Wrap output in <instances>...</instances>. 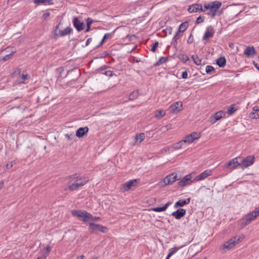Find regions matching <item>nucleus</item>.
I'll list each match as a JSON object with an SVG mask.
<instances>
[{
	"mask_svg": "<svg viewBox=\"0 0 259 259\" xmlns=\"http://www.w3.org/2000/svg\"><path fill=\"white\" fill-rule=\"evenodd\" d=\"M71 212L73 217H76L78 220L83 222H89L90 218L92 217V214L86 210L74 209L71 210Z\"/></svg>",
	"mask_w": 259,
	"mask_h": 259,
	"instance_id": "obj_1",
	"label": "nucleus"
},
{
	"mask_svg": "<svg viewBox=\"0 0 259 259\" xmlns=\"http://www.w3.org/2000/svg\"><path fill=\"white\" fill-rule=\"evenodd\" d=\"M88 230L91 234H97L98 232L106 233L109 230L107 227L93 222L89 223Z\"/></svg>",
	"mask_w": 259,
	"mask_h": 259,
	"instance_id": "obj_2",
	"label": "nucleus"
},
{
	"mask_svg": "<svg viewBox=\"0 0 259 259\" xmlns=\"http://www.w3.org/2000/svg\"><path fill=\"white\" fill-rule=\"evenodd\" d=\"M258 216H259V211H257L255 209L250 212L245 217L241 224L242 227H244L248 225Z\"/></svg>",
	"mask_w": 259,
	"mask_h": 259,
	"instance_id": "obj_3",
	"label": "nucleus"
},
{
	"mask_svg": "<svg viewBox=\"0 0 259 259\" xmlns=\"http://www.w3.org/2000/svg\"><path fill=\"white\" fill-rule=\"evenodd\" d=\"M238 157L239 162H240V166L242 168L251 165L255 161L253 155H248L244 159L240 157Z\"/></svg>",
	"mask_w": 259,
	"mask_h": 259,
	"instance_id": "obj_4",
	"label": "nucleus"
},
{
	"mask_svg": "<svg viewBox=\"0 0 259 259\" xmlns=\"http://www.w3.org/2000/svg\"><path fill=\"white\" fill-rule=\"evenodd\" d=\"M88 180L85 178H79L75 180V181L68 187V189L71 191L77 190L80 187H82L86 184Z\"/></svg>",
	"mask_w": 259,
	"mask_h": 259,
	"instance_id": "obj_5",
	"label": "nucleus"
},
{
	"mask_svg": "<svg viewBox=\"0 0 259 259\" xmlns=\"http://www.w3.org/2000/svg\"><path fill=\"white\" fill-rule=\"evenodd\" d=\"M222 3L219 1H214L211 3L208 9L207 14L211 17H214L216 15L217 10L221 7Z\"/></svg>",
	"mask_w": 259,
	"mask_h": 259,
	"instance_id": "obj_6",
	"label": "nucleus"
},
{
	"mask_svg": "<svg viewBox=\"0 0 259 259\" xmlns=\"http://www.w3.org/2000/svg\"><path fill=\"white\" fill-rule=\"evenodd\" d=\"M200 137V134L197 132H193L191 134L187 135L183 142L185 144H190L193 142L195 140L199 139Z\"/></svg>",
	"mask_w": 259,
	"mask_h": 259,
	"instance_id": "obj_7",
	"label": "nucleus"
},
{
	"mask_svg": "<svg viewBox=\"0 0 259 259\" xmlns=\"http://www.w3.org/2000/svg\"><path fill=\"white\" fill-rule=\"evenodd\" d=\"M224 165L225 167L233 170L240 165V162H239L238 157H236L227 161Z\"/></svg>",
	"mask_w": 259,
	"mask_h": 259,
	"instance_id": "obj_8",
	"label": "nucleus"
},
{
	"mask_svg": "<svg viewBox=\"0 0 259 259\" xmlns=\"http://www.w3.org/2000/svg\"><path fill=\"white\" fill-rule=\"evenodd\" d=\"M140 182V179H134L122 184L123 188L124 191H128L132 189L133 187L136 186Z\"/></svg>",
	"mask_w": 259,
	"mask_h": 259,
	"instance_id": "obj_9",
	"label": "nucleus"
},
{
	"mask_svg": "<svg viewBox=\"0 0 259 259\" xmlns=\"http://www.w3.org/2000/svg\"><path fill=\"white\" fill-rule=\"evenodd\" d=\"M163 182L164 183V186H166L168 185H171L174 182L179 180L177 179V175L176 173H172L171 174H169L166 177L163 179Z\"/></svg>",
	"mask_w": 259,
	"mask_h": 259,
	"instance_id": "obj_10",
	"label": "nucleus"
},
{
	"mask_svg": "<svg viewBox=\"0 0 259 259\" xmlns=\"http://www.w3.org/2000/svg\"><path fill=\"white\" fill-rule=\"evenodd\" d=\"M72 23L73 26L78 32H80L84 29V23L83 22L81 21L77 17H74L73 18Z\"/></svg>",
	"mask_w": 259,
	"mask_h": 259,
	"instance_id": "obj_11",
	"label": "nucleus"
},
{
	"mask_svg": "<svg viewBox=\"0 0 259 259\" xmlns=\"http://www.w3.org/2000/svg\"><path fill=\"white\" fill-rule=\"evenodd\" d=\"M191 174H188L183 177L181 180L178 182V186L183 187L191 184L193 182V181H191Z\"/></svg>",
	"mask_w": 259,
	"mask_h": 259,
	"instance_id": "obj_12",
	"label": "nucleus"
},
{
	"mask_svg": "<svg viewBox=\"0 0 259 259\" xmlns=\"http://www.w3.org/2000/svg\"><path fill=\"white\" fill-rule=\"evenodd\" d=\"M215 33V30L213 27L211 26H208L206 27L205 32L203 36V40H207L212 38Z\"/></svg>",
	"mask_w": 259,
	"mask_h": 259,
	"instance_id": "obj_13",
	"label": "nucleus"
},
{
	"mask_svg": "<svg viewBox=\"0 0 259 259\" xmlns=\"http://www.w3.org/2000/svg\"><path fill=\"white\" fill-rule=\"evenodd\" d=\"M59 70H60V74H59V78H64L65 77H66L69 74V73L71 72H74L76 73V74L77 75V76L76 77V79L80 76V71L79 70H78L77 68H74L73 69H71V70H68L67 71V73L66 75H65L64 76H62L63 74V72L64 71V69L63 67H60L59 69Z\"/></svg>",
	"mask_w": 259,
	"mask_h": 259,
	"instance_id": "obj_14",
	"label": "nucleus"
},
{
	"mask_svg": "<svg viewBox=\"0 0 259 259\" xmlns=\"http://www.w3.org/2000/svg\"><path fill=\"white\" fill-rule=\"evenodd\" d=\"M226 113L225 112L223 111H220L214 114H213L209 119V121L212 124H214L217 121L222 118L223 116L225 115Z\"/></svg>",
	"mask_w": 259,
	"mask_h": 259,
	"instance_id": "obj_15",
	"label": "nucleus"
},
{
	"mask_svg": "<svg viewBox=\"0 0 259 259\" xmlns=\"http://www.w3.org/2000/svg\"><path fill=\"white\" fill-rule=\"evenodd\" d=\"M182 103L181 102H177L170 106L169 109L171 112L175 114L179 113L182 110Z\"/></svg>",
	"mask_w": 259,
	"mask_h": 259,
	"instance_id": "obj_16",
	"label": "nucleus"
},
{
	"mask_svg": "<svg viewBox=\"0 0 259 259\" xmlns=\"http://www.w3.org/2000/svg\"><path fill=\"white\" fill-rule=\"evenodd\" d=\"M186 213V209L184 208H179L177 210L172 212L171 213V215H172L176 219L180 220L184 216H185Z\"/></svg>",
	"mask_w": 259,
	"mask_h": 259,
	"instance_id": "obj_17",
	"label": "nucleus"
},
{
	"mask_svg": "<svg viewBox=\"0 0 259 259\" xmlns=\"http://www.w3.org/2000/svg\"><path fill=\"white\" fill-rule=\"evenodd\" d=\"M256 54L257 52L253 46L247 47L244 51V55L248 58L255 55Z\"/></svg>",
	"mask_w": 259,
	"mask_h": 259,
	"instance_id": "obj_18",
	"label": "nucleus"
},
{
	"mask_svg": "<svg viewBox=\"0 0 259 259\" xmlns=\"http://www.w3.org/2000/svg\"><path fill=\"white\" fill-rule=\"evenodd\" d=\"M89 131V128L88 126L79 127L76 131L75 136L78 138H81L87 134Z\"/></svg>",
	"mask_w": 259,
	"mask_h": 259,
	"instance_id": "obj_19",
	"label": "nucleus"
},
{
	"mask_svg": "<svg viewBox=\"0 0 259 259\" xmlns=\"http://www.w3.org/2000/svg\"><path fill=\"white\" fill-rule=\"evenodd\" d=\"M191 197H189L185 199L179 200L175 203L174 207L176 208H179L180 207H183L185 205L189 204L191 201Z\"/></svg>",
	"mask_w": 259,
	"mask_h": 259,
	"instance_id": "obj_20",
	"label": "nucleus"
},
{
	"mask_svg": "<svg viewBox=\"0 0 259 259\" xmlns=\"http://www.w3.org/2000/svg\"><path fill=\"white\" fill-rule=\"evenodd\" d=\"M212 170L208 169H206L200 174L199 175L197 176L195 178V180L198 181L203 180L208 176H210Z\"/></svg>",
	"mask_w": 259,
	"mask_h": 259,
	"instance_id": "obj_21",
	"label": "nucleus"
},
{
	"mask_svg": "<svg viewBox=\"0 0 259 259\" xmlns=\"http://www.w3.org/2000/svg\"><path fill=\"white\" fill-rule=\"evenodd\" d=\"M171 204V201H168L163 206L153 207V208H151V210L152 211H155V212L164 211L167 209L168 206L170 205Z\"/></svg>",
	"mask_w": 259,
	"mask_h": 259,
	"instance_id": "obj_22",
	"label": "nucleus"
},
{
	"mask_svg": "<svg viewBox=\"0 0 259 259\" xmlns=\"http://www.w3.org/2000/svg\"><path fill=\"white\" fill-rule=\"evenodd\" d=\"M235 238H231L226 241L224 244V249H231L235 246Z\"/></svg>",
	"mask_w": 259,
	"mask_h": 259,
	"instance_id": "obj_23",
	"label": "nucleus"
},
{
	"mask_svg": "<svg viewBox=\"0 0 259 259\" xmlns=\"http://www.w3.org/2000/svg\"><path fill=\"white\" fill-rule=\"evenodd\" d=\"M216 64L220 68L224 67L227 63L226 59L225 57L221 56L216 59Z\"/></svg>",
	"mask_w": 259,
	"mask_h": 259,
	"instance_id": "obj_24",
	"label": "nucleus"
},
{
	"mask_svg": "<svg viewBox=\"0 0 259 259\" xmlns=\"http://www.w3.org/2000/svg\"><path fill=\"white\" fill-rule=\"evenodd\" d=\"M59 31L60 36H64L70 34L73 31V29L72 28L69 26L67 27L64 30H60Z\"/></svg>",
	"mask_w": 259,
	"mask_h": 259,
	"instance_id": "obj_25",
	"label": "nucleus"
},
{
	"mask_svg": "<svg viewBox=\"0 0 259 259\" xmlns=\"http://www.w3.org/2000/svg\"><path fill=\"white\" fill-rule=\"evenodd\" d=\"M94 22V20H92L91 18H88L86 19V28L84 30V32H88L91 29V25Z\"/></svg>",
	"mask_w": 259,
	"mask_h": 259,
	"instance_id": "obj_26",
	"label": "nucleus"
},
{
	"mask_svg": "<svg viewBox=\"0 0 259 259\" xmlns=\"http://www.w3.org/2000/svg\"><path fill=\"white\" fill-rule=\"evenodd\" d=\"M188 26H189L188 22L185 21L180 24L178 30L179 31V32H180L181 33H183L187 29Z\"/></svg>",
	"mask_w": 259,
	"mask_h": 259,
	"instance_id": "obj_27",
	"label": "nucleus"
},
{
	"mask_svg": "<svg viewBox=\"0 0 259 259\" xmlns=\"http://www.w3.org/2000/svg\"><path fill=\"white\" fill-rule=\"evenodd\" d=\"M139 90H136L133 91L129 95V100H134L135 99H137L139 95Z\"/></svg>",
	"mask_w": 259,
	"mask_h": 259,
	"instance_id": "obj_28",
	"label": "nucleus"
},
{
	"mask_svg": "<svg viewBox=\"0 0 259 259\" xmlns=\"http://www.w3.org/2000/svg\"><path fill=\"white\" fill-rule=\"evenodd\" d=\"M33 3L36 5H39L41 4H46L47 3L49 5H53V0H33Z\"/></svg>",
	"mask_w": 259,
	"mask_h": 259,
	"instance_id": "obj_29",
	"label": "nucleus"
},
{
	"mask_svg": "<svg viewBox=\"0 0 259 259\" xmlns=\"http://www.w3.org/2000/svg\"><path fill=\"white\" fill-rule=\"evenodd\" d=\"M168 59V58L167 57H161L159 60L154 64L153 66L156 67L159 66L160 65L165 63Z\"/></svg>",
	"mask_w": 259,
	"mask_h": 259,
	"instance_id": "obj_30",
	"label": "nucleus"
},
{
	"mask_svg": "<svg viewBox=\"0 0 259 259\" xmlns=\"http://www.w3.org/2000/svg\"><path fill=\"white\" fill-rule=\"evenodd\" d=\"M197 7H199V4H195L189 6L188 11L189 13H195L197 12Z\"/></svg>",
	"mask_w": 259,
	"mask_h": 259,
	"instance_id": "obj_31",
	"label": "nucleus"
},
{
	"mask_svg": "<svg viewBox=\"0 0 259 259\" xmlns=\"http://www.w3.org/2000/svg\"><path fill=\"white\" fill-rule=\"evenodd\" d=\"M237 110L235 104H232L228 107L227 113L229 115H232Z\"/></svg>",
	"mask_w": 259,
	"mask_h": 259,
	"instance_id": "obj_32",
	"label": "nucleus"
},
{
	"mask_svg": "<svg viewBox=\"0 0 259 259\" xmlns=\"http://www.w3.org/2000/svg\"><path fill=\"white\" fill-rule=\"evenodd\" d=\"M183 247V245L179 246V247L175 246L173 248H171L169 249V252L168 254H169V256H171L173 254H174L178 250H179L180 248H181Z\"/></svg>",
	"mask_w": 259,
	"mask_h": 259,
	"instance_id": "obj_33",
	"label": "nucleus"
},
{
	"mask_svg": "<svg viewBox=\"0 0 259 259\" xmlns=\"http://www.w3.org/2000/svg\"><path fill=\"white\" fill-rule=\"evenodd\" d=\"M183 140H181L177 143H176L172 145V148L176 150L182 148L184 144Z\"/></svg>",
	"mask_w": 259,
	"mask_h": 259,
	"instance_id": "obj_34",
	"label": "nucleus"
},
{
	"mask_svg": "<svg viewBox=\"0 0 259 259\" xmlns=\"http://www.w3.org/2000/svg\"><path fill=\"white\" fill-rule=\"evenodd\" d=\"M145 138V134L143 133H140L138 135H136L135 137V139L137 141H138L139 140V142H141L143 141Z\"/></svg>",
	"mask_w": 259,
	"mask_h": 259,
	"instance_id": "obj_35",
	"label": "nucleus"
},
{
	"mask_svg": "<svg viewBox=\"0 0 259 259\" xmlns=\"http://www.w3.org/2000/svg\"><path fill=\"white\" fill-rule=\"evenodd\" d=\"M165 114V112H164V111L162 110H157L156 111V113H155V117L157 118H160L162 117H163Z\"/></svg>",
	"mask_w": 259,
	"mask_h": 259,
	"instance_id": "obj_36",
	"label": "nucleus"
},
{
	"mask_svg": "<svg viewBox=\"0 0 259 259\" xmlns=\"http://www.w3.org/2000/svg\"><path fill=\"white\" fill-rule=\"evenodd\" d=\"M244 237L245 236L244 235H241L239 236H236L233 237V238H235L234 240H235V244H238L239 243L241 242L244 238Z\"/></svg>",
	"mask_w": 259,
	"mask_h": 259,
	"instance_id": "obj_37",
	"label": "nucleus"
},
{
	"mask_svg": "<svg viewBox=\"0 0 259 259\" xmlns=\"http://www.w3.org/2000/svg\"><path fill=\"white\" fill-rule=\"evenodd\" d=\"M206 72L207 74H211L212 73H215V68L210 65H207L206 67Z\"/></svg>",
	"mask_w": 259,
	"mask_h": 259,
	"instance_id": "obj_38",
	"label": "nucleus"
},
{
	"mask_svg": "<svg viewBox=\"0 0 259 259\" xmlns=\"http://www.w3.org/2000/svg\"><path fill=\"white\" fill-rule=\"evenodd\" d=\"M100 73L104 74L108 77H111L113 75L116 76V75L115 74L113 73V72L111 70H105L103 71H101V73Z\"/></svg>",
	"mask_w": 259,
	"mask_h": 259,
	"instance_id": "obj_39",
	"label": "nucleus"
},
{
	"mask_svg": "<svg viewBox=\"0 0 259 259\" xmlns=\"http://www.w3.org/2000/svg\"><path fill=\"white\" fill-rule=\"evenodd\" d=\"M205 19V17L203 15H200L196 19V20L195 22V25H198L201 23H202L204 22Z\"/></svg>",
	"mask_w": 259,
	"mask_h": 259,
	"instance_id": "obj_40",
	"label": "nucleus"
},
{
	"mask_svg": "<svg viewBox=\"0 0 259 259\" xmlns=\"http://www.w3.org/2000/svg\"><path fill=\"white\" fill-rule=\"evenodd\" d=\"M111 68L110 66H108V65H103L102 66H101L100 67H99V68H98L96 71L98 73H101V71H105L106 70V69H108V68Z\"/></svg>",
	"mask_w": 259,
	"mask_h": 259,
	"instance_id": "obj_41",
	"label": "nucleus"
},
{
	"mask_svg": "<svg viewBox=\"0 0 259 259\" xmlns=\"http://www.w3.org/2000/svg\"><path fill=\"white\" fill-rule=\"evenodd\" d=\"M116 31V29H115L114 30H113L112 32H111V33H105L104 34V35L103 36V37L106 39V40L108 39H109V38H111L113 36V35H114L115 32Z\"/></svg>",
	"mask_w": 259,
	"mask_h": 259,
	"instance_id": "obj_42",
	"label": "nucleus"
},
{
	"mask_svg": "<svg viewBox=\"0 0 259 259\" xmlns=\"http://www.w3.org/2000/svg\"><path fill=\"white\" fill-rule=\"evenodd\" d=\"M158 45H159V42L157 41H156L155 42H154L152 45L151 51H152L153 53L155 52L157 50Z\"/></svg>",
	"mask_w": 259,
	"mask_h": 259,
	"instance_id": "obj_43",
	"label": "nucleus"
},
{
	"mask_svg": "<svg viewBox=\"0 0 259 259\" xmlns=\"http://www.w3.org/2000/svg\"><path fill=\"white\" fill-rule=\"evenodd\" d=\"M44 256H47L50 253L51 250V247L49 245H47V247L44 248Z\"/></svg>",
	"mask_w": 259,
	"mask_h": 259,
	"instance_id": "obj_44",
	"label": "nucleus"
},
{
	"mask_svg": "<svg viewBox=\"0 0 259 259\" xmlns=\"http://www.w3.org/2000/svg\"><path fill=\"white\" fill-rule=\"evenodd\" d=\"M179 58L182 60L184 63H186L187 61L189 60V57L184 54H180L179 56Z\"/></svg>",
	"mask_w": 259,
	"mask_h": 259,
	"instance_id": "obj_45",
	"label": "nucleus"
},
{
	"mask_svg": "<svg viewBox=\"0 0 259 259\" xmlns=\"http://www.w3.org/2000/svg\"><path fill=\"white\" fill-rule=\"evenodd\" d=\"M79 175L78 173H75L73 175H71L68 177V180H77L79 179Z\"/></svg>",
	"mask_w": 259,
	"mask_h": 259,
	"instance_id": "obj_46",
	"label": "nucleus"
},
{
	"mask_svg": "<svg viewBox=\"0 0 259 259\" xmlns=\"http://www.w3.org/2000/svg\"><path fill=\"white\" fill-rule=\"evenodd\" d=\"M15 52H12L10 54L5 55L3 58V60L4 61H6L9 60L12 56V55L15 53Z\"/></svg>",
	"mask_w": 259,
	"mask_h": 259,
	"instance_id": "obj_47",
	"label": "nucleus"
},
{
	"mask_svg": "<svg viewBox=\"0 0 259 259\" xmlns=\"http://www.w3.org/2000/svg\"><path fill=\"white\" fill-rule=\"evenodd\" d=\"M136 36L135 34H128L126 36H125L123 39L124 40L126 39H128L129 41L133 40L134 38H136Z\"/></svg>",
	"mask_w": 259,
	"mask_h": 259,
	"instance_id": "obj_48",
	"label": "nucleus"
},
{
	"mask_svg": "<svg viewBox=\"0 0 259 259\" xmlns=\"http://www.w3.org/2000/svg\"><path fill=\"white\" fill-rule=\"evenodd\" d=\"M249 117L253 119L259 118V114L256 112H251L249 114Z\"/></svg>",
	"mask_w": 259,
	"mask_h": 259,
	"instance_id": "obj_49",
	"label": "nucleus"
},
{
	"mask_svg": "<svg viewBox=\"0 0 259 259\" xmlns=\"http://www.w3.org/2000/svg\"><path fill=\"white\" fill-rule=\"evenodd\" d=\"M182 36L181 32H179V31H177V32L176 33L175 35H174L172 39L174 40H178L180 38V37Z\"/></svg>",
	"mask_w": 259,
	"mask_h": 259,
	"instance_id": "obj_50",
	"label": "nucleus"
},
{
	"mask_svg": "<svg viewBox=\"0 0 259 259\" xmlns=\"http://www.w3.org/2000/svg\"><path fill=\"white\" fill-rule=\"evenodd\" d=\"M196 65H200L201 64V59H199L197 55L196 56L195 60L194 62Z\"/></svg>",
	"mask_w": 259,
	"mask_h": 259,
	"instance_id": "obj_51",
	"label": "nucleus"
},
{
	"mask_svg": "<svg viewBox=\"0 0 259 259\" xmlns=\"http://www.w3.org/2000/svg\"><path fill=\"white\" fill-rule=\"evenodd\" d=\"M22 79L23 80L22 82H24V81L30 78V75L27 73L26 74H22L21 76Z\"/></svg>",
	"mask_w": 259,
	"mask_h": 259,
	"instance_id": "obj_52",
	"label": "nucleus"
},
{
	"mask_svg": "<svg viewBox=\"0 0 259 259\" xmlns=\"http://www.w3.org/2000/svg\"><path fill=\"white\" fill-rule=\"evenodd\" d=\"M65 136L67 138L68 140L69 141L72 140L74 138V135L73 134H66L65 135Z\"/></svg>",
	"mask_w": 259,
	"mask_h": 259,
	"instance_id": "obj_53",
	"label": "nucleus"
},
{
	"mask_svg": "<svg viewBox=\"0 0 259 259\" xmlns=\"http://www.w3.org/2000/svg\"><path fill=\"white\" fill-rule=\"evenodd\" d=\"M188 73L187 70H185L182 73L181 77L183 79H186L188 78Z\"/></svg>",
	"mask_w": 259,
	"mask_h": 259,
	"instance_id": "obj_54",
	"label": "nucleus"
},
{
	"mask_svg": "<svg viewBox=\"0 0 259 259\" xmlns=\"http://www.w3.org/2000/svg\"><path fill=\"white\" fill-rule=\"evenodd\" d=\"M194 41V38L193 37L192 33L190 34L187 43L189 44H192Z\"/></svg>",
	"mask_w": 259,
	"mask_h": 259,
	"instance_id": "obj_55",
	"label": "nucleus"
},
{
	"mask_svg": "<svg viewBox=\"0 0 259 259\" xmlns=\"http://www.w3.org/2000/svg\"><path fill=\"white\" fill-rule=\"evenodd\" d=\"M50 16V12H47L46 13H44L42 15L41 19H42L43 20H46Z\"/></svg>",
	"mask_w": 259,
	"mask_h": 259,
	"instance_id": "obj_56",
	"label": "nucleus"
},
{
	"mask_svg": "<svg viewBox=\"0 0 259 259\" xmlns=\"http://www.w3.org/2000/svg\"><path fill=\"white\" fill-rule=\"evenodd\" d=\"M106 41V39H105L104 37H103V38L102 39L101 41H100V44L97 46H96L95 49H97L99 47H100V46H101L105 42V41Z\"/></svg>",
	"mask_w": 259,
	"mask_h": 259,
	"instance_id": "obj_57",
	"label": "nucleus"
},
{
	"mask_svg": "<svg viewBox=\"0 0 259 259\" xmlns=\"http://www.w3.org/2000/svg\"><path fill=\"white\" fill-rule=\"evenodd\" d=\"M101 220V218L99 217H93L92 214L91 218H90V221H99Z\"/></svg>",
	"mask_w": 259,
	"mask_h": 259,
	"instance_id": "obj_58",
	"label": "nucleus"
},
{
	"mask_svg": "<svg viewBox=\"0 0 259 259\" xmlns=\"http://www.w3.org/2000/svg\"><path fill=\"white\" fill-rule=\"evenodd\" d=\"M53 35L52 36V38L53 39H57L58 38V37L60 36L59 33H57V32H54V31H53Z\"/></svg>",
	"mask_w": 259,
	"mask_h": 259,
	"instance_id": "obj_59",
	"label": "nucleus"
},
{
	"mask_svg": "<svg viewBox=\"0 0 259 259\" xmlns=\"http://www.w3.org/2000/svg\"><path fill=\"white\" fill-rule=\"evenodd\" d=\"M178 40H172L171 45H172L175 48L177 49Z\"/></svg>",
	"mask_w": 259,
	"mask_h": 259,
	"instance_id": "obj_60",
	"label": "nucleus"
},
{
	"mask_svg": "<svg viewBox=\"0 0 259 259\" xmlns=\"http://www.w3.org/2000/svg\"><path fill=\"white\" fill-rule=\"evenodd\" d=\"M210 5V4H205L203 8V11H206V10H208Z\"/></svg>",
	"mask_w": 259,
	"mask_h": 259,
	"instance_id": "obj_61",
	"label": "nucleus"
},
{
	"mask_svg": "<svg viewBox=\"0 0 259 259\" xmlns=\"http://www.w3.org/2000/svg\"><path fill=\"white\" fill-rule=\"evenodd\" d=\"M21 72V69L20 68H17L16 70L14 72V74L16 75H19Z\"/></svg>",
	"mask_w": 259,
	"mask_h": 259,
	"instance_id": "obj_62",
	"label": "nucleus"
},
{
	"mask_svg": "<svg viewBox=\"0 0 259 259\" xmlns=\"http://www.w3.org/2000/svg\"><path fill=\"white\" fill-rule=\"evenodd\" d=\"M172 28L171 27H168L166 28L165 29V31L167 32L168 31V32L169 33V34H171L172 33Z\"/></svg>",
	"mask_w": 259,
	"mask_h": 259,
	"instance_id": "obj_63",
	"label": "nucleus"
},
{
	"mask_svg": "<svg viewBox=\"0 0 259 259\" xmlns=\"http://www.w3.org/2000/svg\"><path fill=\"white\" fill-rule=\"evenodd\" d=\"M253 64L256 69L259 71V65L255 61H253Z\"/></svg>",
	"mask_w": 259,
	"mask_h": 259,
	"instance_id": "obj_64",
	"label": "nucleus"
}]
</instances>
